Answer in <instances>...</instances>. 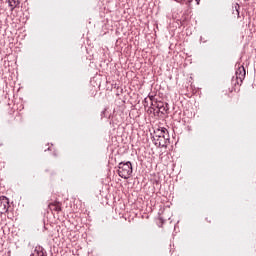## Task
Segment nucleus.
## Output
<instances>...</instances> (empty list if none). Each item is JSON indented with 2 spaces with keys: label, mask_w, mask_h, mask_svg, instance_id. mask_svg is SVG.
<instances>
[{
  "label": "nucleus",
  "mask_w": 256,
  "mask_h": 256,
  "mask_svg": "<svg viewBox=\"0 0 256 256\" xmlns=\"http://www.w3.org/2000/svg\"><path fill=\"white\" fill-rule=\"evenodd\" d=\"M133 174V164L131 161L128 162H120L118 165V175L122 179H129Z\"/></svg>",
  "instance_id": "nucleus-1"
},
{
  "label": "nucleus",
  "mask_w": 256,
  "mask_h": 256,
  "mask_svg": "<svg viewBox=\"0 0 256 256\" xmlns=\"http://www.w3.org/2000/svg\"><path fill=\"white\" fill-rule=\"evenodd\" d=\"M152 107H156L160 113H167L169 111V104L164 102H155L153 104V98H150Z\"/></svg>",
  "instance_id": "nucleus-2"
},
{
  "label": "nucleus",
  "mask_w": 256,
  "mask_h": 256,
  "mask_svg": "<svg viewBox=\"0 0 256 256\" xmlns=\"http://www.w3.org/2000/svg\"><path fill=\"white\" fill-rule=\"evenodd\" d=\"M9 198L2 196L0 197V213L3 215L4 213H7L9 211Z\"/></svg>",
  "instance_id": "nucleus-3"
},
{
  "label": "nucleus",
  "mask_w": 256,
  "mask_h": 256,
  "mask_svg": "<svg viewBox=\"0 0 256 256\" xmlns=\"http://www.w3.org/2000/svg\"><path fill=\"white\" fill-rule=\"evenodd\" d=\"M245 75H247V72L245 71V67L239 66L238 69L236 70V79H237L238 85H241V83H243V79H245Z\"/></svg>",
  "instance_id": "nucleus-4"
},
{
  "label": "nucleus",
  "mask_w": 256,
  "mask_h": 256,
  "mask_svg": "<svg viewBox=\"0 0 256 256\" xmlns=\"http://www.w3.org/2000/svg\"><path fill=\"white\" fill-rule=\"evenodd\" d=\"M156 147H167L169 144L165 141L164 137L153 138Z\"/></svg>",
  "instance_id": "nucleus-5"
},
{
  "label": "nucleus",
  "mask_w": 256,
  "mask_h": 256,
  "mask_svg": "<svg viewBox=\"0 0 256 256\" xmlns=\"http://www.w3.org/2000/svg\"><path fill=\"white\" fill-rule=\"evenodd\" d=\"M50 211H56V213H60V211H62V208H61V202H52L48 205Z\"/></svg>",
  "instance_id": "nucleus-6"
},
{
  "label": "nucleus",
  "mask_w": 256,
  "mask_h": 256,
  "mask_svg": "<svg viewBox=\"0 0 256 256\" xmlns=\"http://www.w3.org/2000/svg\"><path fill=\"white\" fill-rule=\"evenodd\" d=\"M165 131H167V128L157 129L156 131H154V135H153L152 139H157L159 137H163V135L165 134Z\"/></svg>",
  "instance_id": "nucleus-7"
},
{
  "label": "nucleus",
  "mask_w": 256,
  "mask_h": 256,
  "mask_svg": "<svg viewBox=\"0 0 256 256\" xmlns=\"http://www.w3.org/2000/svg\"><path fill=\"white\" fill-rule=\"evenodd\" d=\"M34 251L36 253V256H46L47 253L45 252V249L41 246H36Z\"/></svg>",
  "instance_id": "nucleus-8"
},
{
  "label": "nucleus",
  "mask_w": 256,
  "mask_h": 256,
  "mask_svg": "<svg viewBox=\"0 0 256 256\" xmlns=\"http://www.w3.org/2000/svg\"><path fill=\"white\" fill-rule=\"evenodd\" d=\"M9 7H12V10L21 5V0H7Z\"/></svg>",
  "instance_id": "nucleus-9"
},
{
  "label": "nucleus",
  "mask_w": 256,
  "mask_h": 256,
  "mask_svg": "<svg viewBox=\"0 0 256 256\" xmlns=\"http://www.w3.org/2000/svg\"><path fill=\"white\" fill-rule=\"evenodd\" d=\"M163 139H164V141H166L167 142V144L169 145V140H170V137H169V131L166 129V131L164 132V134H163Z\"/></svg>",
  "instance_id": "nucleus-10"
},
{
  "label": "nucleus",
  "mask_w": 256,
  "mask_h": 256,
  "mask_svg": "<svg viewBox=\"0 0 256 256\" xmlns=\"http://www.w3.org/2000/svg\"><path fill=\"white\" fill-rule=\"evenodd\" d=\"M235 9H236V13H237V15H238V17H239V4H236Z\"/></svg>",
  "instance_id": "nucleus-11"
},
{
  "label": "nucleus",
  "mask_w": 256,
  "mask_h": 256,
  "mask_svg": "<svg viewBox=\"0 0 256 256\" xmlns=\"http://www.w3.org/2000/svg\"><path fill=\"white\" fill-rule=\"evenodd\" d=\"M105 111H107V109H104V110L101 112V117H105Z\"/></svg>",
  "instance_id": "nucleus-12"
},
{
  "label": "nucleus",
  "mask_w": 256,
  "mask_h": 256,
  "mask_svg": "<svg viewBox=\"0 0 256 256\" xmlns=\"http://www.w3.org/2000/svg\"><path fill=\"white\" fill-rule=\"evenodd\" d=\"M147 103H148V101H147V98H146V99H144V107H147Z\"/></svg>",
  "instance_id": "nucleus-13"
},
{
  "label": "nucleus",
  "mask_w": 256,
  "mask_h": 256,
  "mask_svg": "<svg viewBox=\"0 0 256 256\" xmlns=\"http://www.w3.org/2000/svg\"><path fill=\"white\" fill-rule=\"evenodd\" d=\"M177 3H181V1H183V0H175Z\"/></svg>",
  "instance_id": "nucleus-14"
},
{
  "label": "nucleus",
  "mask_w": 256,
  "mask_h": 256,
  "mask_svg": "<svg viewBox=\"0 0 256 256\" xmlns=\"http://www.w3.org/2000/svg\"><path fill=\"white\" fill-rule=\"evenodd\" d=\"M187 1V3H191V1H193V0H186Z\"/></svg>",
  "instance_id": "nucleus-15"
},
{
  "label": "nucleus",
  "mask_w": 256,
  "mask_h": 256,
  "mask_svg": "<svg viewBox=\"0 0 256 256\" xmlns=\"http://www.w3.org/2000/svg\"><path fill=\"white\" fill-rule=\"evenodd\" d=\"M197 5H199V0H196Z\"/></svg>",
  "instance_id": "nucleus-16"
}]
</instances>
